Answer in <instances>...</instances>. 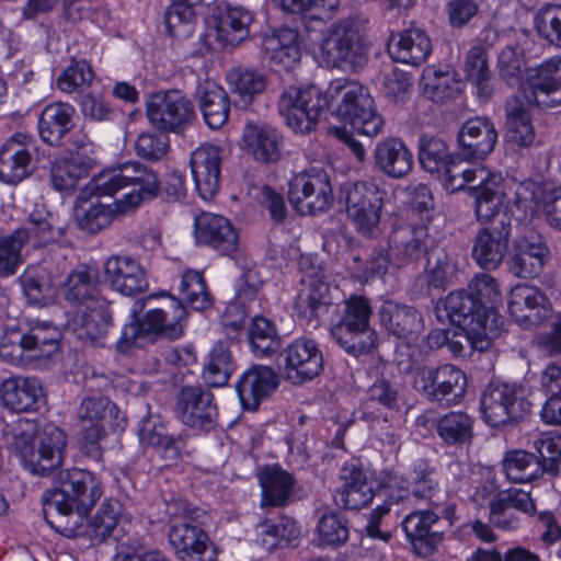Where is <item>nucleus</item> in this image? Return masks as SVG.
Wrapping results in <instances>:
<instances>
[{
	"mask_svg": "<svg viewBox=\"0 0 561 561\" xmlns=\"http://www.w3.org/2000/svg\"><path fill=\"white\" fill-rule=\"evenodd\" d=\"M476 193L473 209L480 228L473 239L472 257L483 270L494 271L507 252L513 217L503 191L482 188Z\"/></svg>",
	"mask_w": 561,
	"mask_h": 561,
	"instance_id": "obj_1",
	"label": "nucleus"
},
{
	"mask_svg": "<svg viewBox=\"0 0 561 561\" xmlns=\"http://www.w3.org/2000/svg\"><path fill=\"white\" fill-rule=\"evenodd\" d=\"M88 190L98 197H113L122 192L121 198L114 202V210L128 214L158 197L161 183L152 169L138 161H128L94 175Z\"/></svg>",
	"mask_w": 561,
	"mask_h": 561,
	"instance_id": "obj_2",
	"label": "nucleus"
},
{
	"mask_svg": "<svg viewBox=\"0 0 561 561\" xmlns=\"http://www.w3.org/2000/svg\"><path fill=\"white\" fill-rule=\"evenodd\" d=\"M327 108L343 122H347L358 133L376 136L382 131L383 118L378 113L369 92L357 81L336 79L325 92Z\"/></svg>",
	"mask_w": 561,
	"mask_h": 561,
	"instance_id": "obj_3",
	"label": "nucleus"
},
{
	"mask_svg": "<svg viewBox=\"0 0 561 561\" xmlns=\"http://www.w3.org/2000/svg\"><path fill=\"white\" fill-rule=\"evenodd\" d=\"M58 489L46 491L42 496L43 514L47 519L51 511L62 516L77 512L87 515L102 495L101 483L90 471L70 468L59 471Z\"/></svg>",
	"mask_w": 561,
	"mask_h": 561,
	"instance_id": "obj_4",
	"label": "nucleus"
},
{
	"mask_svg": "<svg viewBox=\"0 0 561 561\" xmlns=\"http://www.w3.org/2000/svg\"><path fill=\"white\" fill-rule=\"evenodd\" d=\"M373 308L364 295H351L344 300L339 320L332 323L330 334L335 343L353 356L373 353L378 346V334L370 327Z\"/></svg>",
	"mask_w": 561,
	"mask_h": 561,
	"instance_id": "obj_5",
	"label": "nucleus"
},
{
	"mask_svg": "<svg viewBox=\"0 0 561 561\" xmlns=\"http://www.w3.org/2000/svg\"><path fill=\"white\" fill-rule=\"evenodd\" d=\"M320 50L328 67L357 69L367 62L364 32L354 19L331 24L322 33Z\"/></svg>",
	"mask_w": 561,
	"mask_h": 561,
	"instance_id": "obj_6",
	"label": "nucleus"
},
{
	"mask_svg": "<svg viewBox=\"0 0 561 561\" xmlns=\"http://www.w3.org/2000/svg\"><path fill=\"white\" fill-rule=\"evenodd\" d=\"M174 316L169 319V312L161 308L149 310L141 319H136L122 330L118 346L122 350L146 347L160 339L176 340L184 333L183 319L185 309L178 304H171Z\"/></svg>",
	"mask_w": 561,
	"mask_h": 561,
	"instance_id": "obj_7",
	"label": "nucleus"
},
{
	"mask_svg": "<svg viewBox=\"0 0 561 561\" xmlns=\"http://www.w3.org/2000/svg\"><path fill=\"white\" fill-rule=\"evenodd\" d=\"M525 388L518 383L491 381L480 397L483 421L493 427L518 423L530 411Z\"/></svg>",
	"mask_w": 561,
	"mask_h": 561,
	"instance_id": "obj_8",
	"label": "nucleus"
},
{
	"mask_svg": "<svg viewBox=\"0 0 561 561\" xmlns=\"http://www.w3.org/2000/svg\"><path fill=\"white\" fill-rule=\"evenodd\" d=\"M413 388L427 401L442 407L457 404L466 393L465 373L454 365L420 366L412 373Z\"/></svg>",
	"mask_w": 561,
	"mask_h": 561,
	"instance_id": "obj_9",
	"label": "nucleus"
},
{
	"mask_svg": "<svg viewBox=\"0 0 561 561\" xmlns=\"http://www.w3.org/2000/svg\"><path fill=\"white\" fill-rule=\"evenodd\" d=\"M385 194L375 183L367 181L345 183L341 187L340 199L362 236L374 237L378 232Z\"/></svg>",
	"mask_w": 561,
	"mask_h": 561,
	"instance_id": "obj_10",
	"label": "nucleus"
},
{
	"mask_svg": "<svg viewBox=\"0 0 561 561\" xmlns=\"http://www.w3.org/2000/svg\"><path fill=\"white\" fill-rule=\"evenodd\" d=\"M327 106L325 93L313 84L305 89L290 87L280 94L278 100V112L286 125L300 134L314 130Z\"/></svg>",
	"mask_w": 561,
	"mask_h": 561,
	"instance_id": "obj_11",
	"label": "nucleus"
},
{
	"mask_svg": "<svg viewBox=\"0 0 561 561\" xmlns=\"http://www.w3.org/2000/svg\"><path fill=\"white\" fill-rule=\"evenodd\" d=\"M288 199L301 215L327 211L333 203V191L327 171L310 167L296 173L289 182Z\"/></svg>",
	"mask_w": 561,
	"mask_h": 561,
	"instance_id": "obj_12",
	"label": "nucleus"
},
{
	"mask_svg": "<svg viewBox=\"0 0 561 561\" xmlns=\"http://www.w3.org/2000/svg\"><path fill=\"white\" fill-rule=\"evenodd\" d=\"M197 516V511L186 512L182 518L171 522L169 543L180 561H216L215 543L196 520Z\"/></svg>",
	"mask_w": 561,
	"mask_h": 561,
	"instance_id": "obj_13",
	"label": "nucleus"
},
{
	"mask_svg": "<svg viewBox=\"0 0 561 561\" xmlns=\"http://www.w3.org/2000/svg\"><path fill=\"white\" fill-rule=\"evenodd\" d=\"M175 414L184 426L197 433H209L218 425L215 396L202 385L183 386L179 390Z\"/></svg>",
	"mask_w": 561,
	"mask_h": 561,
	"instance_id": "obj_14",
	"label": "nucleus"
},
{
	"mask_svg": "<svg viewBox=\"0 0 561 561\" xmlns=\"http://www.w3.org/2000/svg\"><path fill=\"white\" fill-rule=\"evenodd\" d=\"M522 93L528 105L551 108L561 105V58H549L524 70Z\"/></svg>",
	"mask_w": 561,
	"mask_h": 561,
	"instance_id": "obj_15",
	"label": "nucleus"
},
{
	"mask_svg": "<svg viewBox=\"0 0 561 561\" xmlns=\"http://www.w3.org/2000/svg\"><path fill=\"white\" fill-rule=\"evenodd\" d=\"M146 110L154 127L172 133H181L195 116L191 100L180 90L152 94Z\"/></svg>",
	"mask_w": 561,
	"mask_h": 561,
	"instance_id": "obj_16",
	"label": "nucleus"
},
{
	"mask_svg": "<svg viewBox=\"0 0 561 561\" xmlns=\"http://www.w3.org/2000/svg\"><path fill=\"white\" fill-rule=\"evenodd\" d=\"M434 239L424 225L397 220L388 238L389 253L399 267L414 264L425 257Z\"/></svg>",
	"mask_w": 561,
	"mask_h": 561,
	"instance_id": "obj_17",
	"label": "nucleus"
},
{
	"mask_svg": "<svg viewBox=\"0 0 561 561\" xmlns=\"http://www.w3.org/2000/svg\"><path fill=\"white\" fill-rule=\"evenodd\" d=\"M285 379L301 385L318 377L324 367L323 353L317 341L298 337L280 352Z\"/></svg>",
	"mask_w": 561,
	"mask_h": 561,
	"instance_id": "obj_18",
	"label": "nucleus"
},
{
	"mask_svg": "<svg viewBox=\"0 0 561 561\" xmlns=\"http://www.w3.org/2000/svg\"><path fill=\"white\" fill-rule=\"evenodd\" d=\"M444 310L446 311L449 321L458 327L460 330H470L477 335L481 334V329L490 327L494 318L503 321L495 309L491 306L483 305L467 289H459L449 293L444 300H442Z\"/></svg>",
	"mask_w": 561,
	"mask_h": 561,
	"instance_id": "obj_19",
	"label": "nucleus"
},
{
	"mask_svg": "<svg viewBox=\"0 0 561 561\" xmlns=\"http://www.w3.org/2000/svg\"><path fill=\"white\" fill-rule=\"evenodd\" d=\"M550 257L546 238L538 231L527 230L514 241L507 265L516 277L533 279L542 273Z\"/></svg>",
	"mask_w": 561,
	"mask_h": 561,
	"instance_id": "obj_20",
	"label": "nucleus"
},
{
	"mask_svg": "<svg viewBox=\"0 0 561 561\" xmlns=\"http://www.w3.org/2000/svg\"><path fill=\"white\" fill-rule=\"evenodd\" d=\"M468 162L461 154L460 150L449 159L443 170H439L436 175L446 191L455 193L461 190H467L468 194L476 203L478 190L490 188L493 191H502L499 186L500 178L491 174L484 169H472L465 165Z\"/></svg>",
	"mask_w": 561,
	"mask_h": 561,
	"instance_id": "obj_21",
	"label": "nucleus"
},
{
	"mask_svg": "<svg viewBox=\"0 0 561 561\" xmlns=\"http://www.w3.org/2000/svg\"><path fill=\"white\" fill-rule=\"evenodd\" d=\"M519 513L534 515L536 504L529 492L510 488L501 490L489 502V523L501 530L512 531L520 527Z\"/></svg>",
	"mask_w": 561,
	"mask_h": 561,
	"instance_id": "obj_22",
	"label": "nucleus"
},
{
	"mask_svg": "<svg viewBox=\"0 0 561 561\" xmlns=\"http://www.w3.org/2000/svg\"><path fill=\"white\" fill-rule=\"evenodd\" d=\"M332 305L329 283L319 273L306 275L296 297L295 310L307 325L316 329Z\"/></svg>",
	"mask_w": 561,
	"mask_h": 561,
	"instance_id": "obj_23",
	"label": "nucleus"
},
{
	"mask_svg": "<svg viewBox=\"0 0 561 561\" xmlns=\"http://www.w3.org/2000/svg\"><path fill=\"white\" fill-rule=\"evenodd\" d=\"M195 238L220 255L231 257L240 247L239 233L224 216L202 213L195 217Z\"/></svg>",
	"mask_w": 561,
	"mask_h": 561,
	"instance_id": "obj_24",
	"label": "nucleus"
},
{
	"mask_svg": "<svg viewBox=\"0 0 561 561\" xmlns=\"http://www.w3.org/2000/svg\"><path fill=\"white\" fill-rule=\"evenodd\" d=\"M512 318L524 328L540 325L550 314V301L537 287L526 284L512 288L508 297Z\"/></svg>",
	"mask_w": 561,
	"mask_h": 561,
	"instance_id": "obj_25",
	"label": "nucleus"
},
{
	"mask_svg": "<svg viewBox=\"0 0 561 561\" xmlns=\"http://www.w3.org/2000/svg\"><path fill=\"white\" fill-rule=\"evenodd\" d=\"M458 149L467 161L485 159L497 142V131L488 117L467 119L457 134Z\"/></svg>",
	"mask_w": 561,
	"mask_h": 561,
	"instance_id": "obj_26",
	"label": "nucleus"
},
{
	"mask_svg": "<svg viewBox=\"0 0 561 561\" xmlns=\"http://www.w3.org/2000/svg\"><path fill=\"white\" fill-rule=\"evenodd\" d=\"M343 484L336 489L333 499L339 507L360 510L375 496V481L355 461L346 462L341 469Z\"/></svg>",
	"mask_w": 561,
	"mask_h": 561,
	"instance_id": "obj_27",
	"label": "nucleus"
},
{
	"mask_svg": "<svg viewBox=\"0 0 561 561\" xmlns=\"http://www.w3.org/2000/svg\"><path fill=\"white\" fill-rule=\"evenodd\" d=\"M515 195L519 207L542 210L549 226L561 230V188L526 180L517 186Z\"/></svg>",
	"mask_w": 561,
	"mask_h": 561,
	"instance_id": "obj_28",
	"label": "nucleus"
},
{
	"mask_svg": "<svg viewBox=\"0 0 561 561\" xmlns=\"http://www.w3.org/2000/svg\"><path fill=\"white\" fill-rule=\"evenodd\" d=\"M402 529L419 554H432L443 541L439 529V514L432 510H419L407 515Z\"/></svg>",
	"mask_w": 561,
	"mask_h": 561,
	"instance_id": "obj_29",
	"label": "nucleus"
},
{
	"mask_svg": "<svg viewBox=\"0 0 561 561\" xmlns=\"http://www.w3.org/2000/svg\"><path fill=\"white\" fill-rule=\"evenodd\" d=\"M190 164L196 191L202 198L210 199L220 186L221 149L204 144L192 152Z\"/></svg>",
	"mask_w": 561,
	"mask_h": 561,
	"instance_id": "obj_30",
	"label": "nucleus"
},
{
	"mask_svg": "<svg viewBox=\"0 0 561 561\" xmlns=\"http://www.w3.org/2000/svg\"><path fill=\"white\" fill-rule=\"evenodd\" d=\"M104 275L112 289L125 296H136L148 289L144 267L127 255L108 257L104 263Z\"/></svg>",
	"mask_w": 561,
	"mask_h": 561,
	"instance_id": "obj_31",
	"label": "nucleus"
},
{
	"mask_svg": "<svg viewBox=\"0 0 561 561\" xmlns=\"http://www.w3.org/2000/svg\"><path fill=\"white\" fill-rule=\"evenodd\" d=\"M0 400L13 412H33L45 401L44 389L36 377L14 376L1 382Z\"/></svg>",
	"mask_w": 561,
	"mask_h": 561,
	"instance_id": "obj_32",
	"label": "nucleus"
},
{
	"mask_svg": "<svg viewBox=\"0 0 561 561\" xmlns=\"http://www.w3.org/2000/svg\"><path fill=\"white\" fill-rule=\"evenodd\" d=\"M433 49L428 34L420 27H409L392 33L387 50L392 60L411 66L424 64Z\"/></svg>",
	"mask_w": 561,
	"mask_h": 561,
	"instance_id": "obj_33",
	"label": "nucleus"
},
{
	"mask_svg": "<svg viewBox=\"0 0 561 561\" xmlns=\"http://www.w3.org/2000/svg\"><path fill=\"white\" fill-rule=\"evenodd\" d=\"M275 371L263 365H253L239 378L236 390L244 410L256 411L263 400L278 387Z\"/></svg>",
	"mask_w": 561,
	"mask_h": 561,
	"instance_id": "obj_34",
	"label": "nucleus"
},
{
	"mask_svg": "<svg viewBox=\"0 0 561 561\" xmlns=\"http://www.w3.org/2000/svg\"><path fill=\"white\" fill-rule=\"evenodd\" d=\"M18 327L30 357L49 358L59 352L62 334L53 322L26 318Z\"/></svg>",
	"mask_w": 561,
	"mask_h": 561,
	"instance_id": "obj_35",
	"label": "nucleus"
},
{
	"mask_svg": "<svg viewBox=\"0 0 561 561\" xmlns=\"http://www.w3.org/2000/svg\"><path fill=\"white\" fill-rule=\"evenodd\" d=\"M374 167L392 180L407 178L413 168V153L405 142L397 137L379 141L373 154Z\"/></svg>",
	"mask_w": 561,
	"mask_h": 561,
	"instance_id": "obj_36",
	"label": "nucleus"
},
{
	"mask_svg": "<svg viewBox=\"0 0 561 561\" xmlns=\"http://www.w3.org/2000/svg\"><path fill=\"white\" fill-rule=\"evenodd\" d=\"M76 110L65 102H54L42 111L37 128L41 139L50 147H64L66 138L76 127Z\"/></svg>",
	"mask_w": 561,
	"mask_h": 561,
	"instance_id": "obj_37",
	"label": "nucleus"
},
{
	"mask_svg": "<svg viewBox=\"0 0 561 561\" xmlns=\"http://www.w3.org/2000/svg\"><path fill=\"white\" fill-rule=\"evenodd\" d=\"M377 314L380 325L398 339H408L423 328L422 314L415 307L407 304L385 300Z\"/></svg>",
	"mask_w": 561,
	"mask_h": 561,
	"instance_id": "obj_38",
	"label": "nucleus"
},
{
	"mask_svg": "<svg viewBox=\"0 0 561 561\" xmlns=\"http://www.w3.org/2000/svg\"><path fill=\"white\" fill-rule=\"evenodd\" d=\"M243 141L256 161L273 163L280 159L283 136L279 130L265 123H247Z\"/></svg>",
	"mask_w": 561,
	"mask_h": 561,
	"instance_id": "obj_39",
	"label": "nucleus"
},
{
	"mask_svg": "<svg viewBox=\"0 0 561 561\" xmlns=\"http://www.w3.org/2000/svg\"><path fill=\"white\" fill-rule=\"evenodd\" d=\"M66 446V434L56 425L44 426L38 435L37 454L30 460L31 472L46 476L58 468L62 462V451Z\"/></svg>",
	"mask_w": 561,
	"mask_h": 561,
	"instance_id": "obj_40",
	"label": "nucleus"
},
{
	"mask_svg": "<svg viewBox=\"0 0 561 561\" xmlns=\"http://www.w3.org/2000/svg\"><path fill=\"white\" fill-rule=\"evenodd\" d=\"M26 136H12L0 147V180L4 183L16 184L31 173L32 156L23 142Z\"/></svg>",
	"mask_w": 561,
	"mask_h": 561,
	"instance_id": "obj_41",
	"label": "nucleus"
},
{
	"mask_svg": "<svg viewBox=\"0 0 561 561\" xmlns=\"http://www.w3.org/2000/svg\"><path fill=\"white\" fill-rule=\"evenodd\" d=\"M195 99L206 125L214 130L220 129L229 118L230 101L227 92L216 82L205 80L198 83Z\"/></svg>",
	"mask_w": 561,
	"mask_h": 561,
	"instance_id": "obj_42",
	"label": "nucleus"
},
{
	"mask_svg": "<svg viewBox=\"0 0 561 561\" xmlns=\"http://www.w3.org/2000/svg\"><path fill=\"white\" fill-rule=\"evenodd\" d=\"M65 299L72 306L84 308L106 300L98 286V274L87 267L70 272L64 285Z\"/></svg>",
	"mask_w": 561,
	"mask_h": 561,
	"instance_id": "obj_43",
	"label": "nucleus"
},
{
	"mask_svg": "<svg viewBox=\"0 0 561 561\" xmlns=\"http://www.w3.org/2000/svg\"><path fill=\"white\" fill-rule=\"evenodd\" d=\"M18 282L28 305L47 307L54 302L56 288L50 272L42 265H28Z\"/></svg>",
	"mask_w": 561,
	"mask_h": 561,
	"instance_id": "obj_44",
	"label": "nucleus"
},
{
	"mask_svg": "<svg viewBox=\"0 0 561 561\" xmlns=\"http://www.w3.org/2000/svg\"><path fill=\"white\" fill-rule=\"evenodd\" d=\"M526 100L513 95L505 104L506 139L517 148H528L534 144L535 131Z\"/></svg>",
	"mask_w": 561,
	"mask_h": 561,
	"instance_id": "obj_45",
	"label": "nucleus"
},
{
	"mask_svg": "<svg viewBox=\"0 0 561 561\" xmlns=\"http://www.w3.org/2000/svg\"><path fill=\"white\" fill-rule=\"evenodd\" d=\"M262 488L263 507H283L285 506L293 493L295 479L278 465L266 466L259 474Z\"/></svg>",
	"mask_w": 561,
	"mask_h": 561,
	"instance_id": "obj_46",
	"label": "nucleus"
},
{
	"mask_svg": "<svg viewBox=\"0 0 561 561\" xmlns=\"http://www.w3.org/2000/svg\"><path fill=\"white\" fill-rule=\"evenodd\" d=\"M253 14L242 5L227 4L216 24L217 39L224 46H236L250 33Z\"/></svg>",
	"mask_w": 561,
	"mask_h": 561,
	"instance_id": "obj_47",
	"label": "nucleus"
},
{
	"mask_svg": "<svg viewBox=\"0 0 561 561\" xmlns=\"http://www.w3.org/2000/svg\"><path fill=\"white\" fill-rule=\"evenodd\" d=\"M113 328L111 302L96 304L87 307L80 317L77 334L80 340L89 341L92 345L104 346L106 336Z\"/></svg>",
	"mask_w": 561,
	"mask_h": 561,
	"instance_id": "obj_48",
	"label": "nucleus"
},
{
	"mask_svg": "<svg viewBox=\"0 0 561 561\" xmlns=\"http://www.w3.org/2000/svg\"><path fill=\"white\" fill-rule=\"evenodd\" d=\"M463 70L466 79L476 87L479 99L491 100L494 94V84L485 47L476 45L468 50Z\"/></svg>",
	"mask_w": 561,
	"mask_h": 561,
	"instance_id": "obj_49",
	"label": "nucleus"
},
{
	"mask_svg": "<svg viewBox=\"0 0 561 561\" xmlns=\"http://www.w3.org/2000/svg\"><path fill=\"white\" fill-rule=\"evenodd\" d=\"M474 419L462 411H451L436 422V433L447 446H465L473 438Z\"/></svg>",
	"mask_w": 561,
	"mask_h": 561,
	"instance_id": "obj_50",
	"label": "nucleus"
},
{
	"mask_svg": "<svg viewBox=\"0 0 561 561\" xmlns=\"http://www.w3.org/2000/svg\"><path fill=\"white\" fill-rule=\"evenodd\" d=\"M503 324L504 321L494 318L489 324L490 327H484V329L480 330L481 334L477 335L470 330L454 332L449 337L447 347L453 355L458 357L466 356L468 348L480 352L486 351L491 346L492 341L501 335Z\"/></svg>",
	"mask_w": 561,
	"mask_h": 561,
	"instance_id": "obj_51",
	"label": "nucleus"
},
{
	"mask_svg": "<svg viewBox=\"0 0 561 561\" xmlns=\"http://www.w3.org/2000/svg\"><path fill=\"white\" fill-rule=\"evenodd\" d=\"M263 48L271 60L286 68L300 59L298 33L290 27H280L263 42Z\"/></svg>",
	"mask_w": 561,
	"mask_h": 561,
	"instance_id": "obj_52",
	"label": "nucleus"
},
{
	"mask_svg": "<svg viewBox=\"0 0 561 561\" xmlns=\"http://www.w3.org/2000/svg\"><path fill=\"white\" fill-rule=\"evenodd\" d=\"M455 154L447 141L436 135L423 133L417 140V159L421 168L431 174H436Z\"/></svg>",
	"mask_w": 561,
	"mask_h": 561,
	"instance_id": "obj_53",
	"label": "nucleus"
},
{
	"mask_svg": "<svg viewBox=\"0 0 561 561\" xmlns=\"http://www.w3.org/2000/svg\"><path fill=\"white\" fill-rule=\"evenodd\" d=\"M502 466L507 479L516 483L531 482L545 473L535 454L520 449L507 451Z\"/></svg>",
	"mask_w": 561,
	"mask_h": 561,
	"instance_id": "obj_54",
	"label": "nucleus"
},
{
	"mask_svg": "<svg viewBox=\"0 0 561 561\" xmlns=\"http://www.w3.org/2000/svg\"><path fill=\"white\" fill-rule=\"evenodd\" d=\"M252 351L260 357L276 354L282 346V337L276 325L264 317H254L248 330Z\"/></svg>",
	"mask_w": 561,
	"mask_h": 561,
	"instance_id": "obj_55",
	"label": "nucleus"
},
{
	"mask_svg": "<svg viewBox=\"0 0 561 561\" xmlns=\"http://www.w3.org/2000/svg\"><path fill=\"white\" fill-rule=\"evenodd\" d=\"M87 175V163L76 158H60L51 163L49 181L55 191L69 192Z\"/></svg>",
	"mask_w": 561,
	"mask_h": 561,
	"instance_id": "obj_56",
	"label": "nucleus"
},
{
	"mask_svg": "<svg viewBox=\"0 0 561 561\" xmlns=\"http://www.w3.org/2000/svg\"><path fill=\"white\" fill-rule=\"evenodd\" d=\"M234 369L231 352L222 343L218 342L211 348L209 360L203 369V380L209 387H224Z\"/></svg>",
	"mask_w": 561,
	"mask_h": 561,
	"instance_id": "obj_57",
	"label": "nucleus"
},
{
	"mask_svg": "<svg viewBox=\"0 0 561 561\" xmlns=\"http://www.w3.org/2000/svg\"><path fill=\"white\" fill-rule=\"evenodd\" d=\"M54 215L43 203H36L28 215L27 227H21L16 230H26L30 236V242L34 248H39L56 240L58 234L54 226Z\"/></svg>",
	"mask_w": 561,
	"mask_h": 561,
	"instance_id": "obj_58",
	"label": "nucleus"
},
{
	"mask_svg": "<svg viewBox=\"0 0 561 561\" xmlns=\"http://www.w3.org/2000/svg\"><path fill=\"white\" fill-rule=\"evenodd\" d=\"M299 535L300 529L297 522L286 516H282L276 524L264 520L257 525V541L267 550L277 547L283 541L291 543Z\"/></svg>",
	"mask_w": 561,
	"mask_h": 561,
	"instance_id": "obj_59",
	"label": "nucleus"
},
{
	"mask_svg": "<svg viewBox=\"0 0 561 561\" xmlns=\"http://www.w3.org/2000/svg\"><path fill=\"white\" fill-rule=\"evenodd\" d=\"M180 294L183 301L196 311L206 310L213 305L205 278L198 271L187 270L182 274Z\"/></svg>",
	"mask_w": 561,
	"mask_h": 561,
	"instance_id": "obj_60",
	"label": "nucleus"
},
{
	"mask_svg": "<svg viewBox=\"0 0 561 561\" xmlns=\"http://www.w3.org/2000/svg\"><path fill=\"white\" fill-rule=\"evenodd\" d=\"M497 488L495 472L488 467L472 471L460 481L459 486L477 506H482L488 499L494 496Z\"/></svg>",
	"mask_w": 561,
	"mask_h": 561,
	"instance_id": "obj_61",
	"label": "nucleus"
},
{
	"mask_svg": "<svg viewBox=\"0 0 561 561\" xmlns=\"http://www.w3.org/2000/svg\"><path fill=\"white\" fill-rule=\"evenodd\" d=\"M405 483L412 495L421 500H432L439 489L435 467L426 459H417L413 463Z\"/></svg>",
	"mask_w": 561,
	"mask_h": 561,
	"instance_id": "obj_62",
	"label": "nucleus"
},
{
	"mask_svg": "<svg viewBox=\"0 0 561 561\" xmlns=\"http://www.w3.org/2000/svg\"><path fill=\"white\" fill-rule=\"evenodd\" d=\"M228 77L242 106L250 105L266 88L265 76L256 70L237 68L232 69Z\"/></svg>",
	"mask_w": 561,
	"mask_h": 561,
	"instance_id": "obj_63",
	"label": "nucleus"
},
{
	"mask_svg": "<svg viewBox=\"0 0 561 561\" xmlns=\"http://www.w3.org/2000/svg\"><path fill=\"white\" fill-rule=\"evenodd\" d=\"M456 275L457 264L445 250L434 252L427 260L425 278L430 287L445 289L453 284Z\"/></svg>",
	"mask_w": 561,
	"mask_h": 561,
	"instance_id": "obj_64",
	"label": "nucleus"
}]
</instances>
